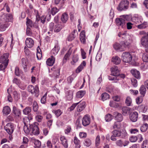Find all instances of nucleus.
Returning <instances> with one entry per match:
<instances>
[{
    "mask_svg": "<svg viewBox=\"0 0 148 148\" xmlns=\"http://www.w3.org/2000/svg\"><path fill=\"white\" fill-rule=\"evenodd\" d=\"M129 46V45H125L124 43L122 42L120 44L116 42L113 45V47L115 49L121 51H124L125 49L128 47Z\"/></svg>",
    "mask_w": 148,
    "mask_h": 148,
    "instance_id": "obj_4",
    "label": "nucleus"
},
{
    "mask_svg": "<svg viewBox=\"0 0 148 148\" xmlns=\"http://www.w3.org/2000/svg\"><path fill=\"white\" fill-rule=\"evenodd\" d=\"M64 26V25L61 23H56L54 27V31L55 32H59Z\"/></svg>",
    "mask_w": 148,
    "mask_h": 148,
    "instance_id": "obj_15",
    "label": "nucleus"
},
{
    "mask_svg": "<svg viewBox=\"0 0 148 148\" xmlns=\"http://www.w3.org/2000/svg\"><path fill=\"white\" fill-rule=\"evenodd\" d=\"M142 59L144 62H148V54L145 53H144L142 56Z\"/></svg>",
    "mask_w": 148,
    "mask_h": 148,
    "instance_id": "obj_48",
    "label": "nucleus"
},
{
    "mask_svg": "<svg viewBox=\"0 0 148 148\" xmlns=\"http://www.w3.org/2000/svg\"><path fill=\"white\" fill-rule=\"evenodd\" d=\"M85 103L84 102L79 103L77 107V111L78 112H80L82 111L85 108Z\"/></svg>",
    "mask_w": 148,
    "mask_h": 148,
    "instance_id": "obj_24",
    "label": "nucleus"
},
{
    "mask_svg": "<svg viewBox=\"0 0 148 148\" xmlns=\"http://www.w3.org/2000/svg\"><path fill=\"white\" fill-rule=\"evenodd\" d=\"M85 93V91L79 90L77 92L76 96L77 98H81L84 95Z\"/></svg>",
    "mask_w": 148,
    "mask_h": 148,
    "instance_id": "obj_36",
    "label": "nucleus"
},
{
    "mask_svg": "<svg viewBox=\"0 0 148 148\" xmlns=\"http://www.w3.org/2000/svg\"><path fill=\"white\" fill-rule=\"evenodd\" d=\"M26 23L27 27H35V23H33L32 21L28 17L27 18Z\"/></svg>",
    "mask_w": 148,
    "mask_h": 148,
    "instance_id": "obj_32",
    "label": "nucleus"
},
{
    "mask_svg": "<svg viewBox=\"0 0 148 148\" xmlns=\"http://www.w3.org/2000/svg\"><path fill=\"white\" fill-rule=\"evenodd\" d=\"M109 105L110 107L114 108H117L119 106V105L118 103L112 101H110Z\"/></svg>",
    "mask_w": 148,
    "mask_h": 148,
    "instance_id": "obj_44",
    "label": "nucleus"
},
{
    "mask_svg": "<svg viewBox=\"0 0 148 148\" xmlns=\"http://www.w3.org/2000/svg\"><path fill=\"white\" fill-rule=\"evenodd\" d=\"M141 44L145 48L148 47V36H145L143 37L141 40Z\"/></svg>",
    "mask_w": 148,
    "mask_h": 148,
    "instance_id": "obj_18",
    "label": "nucleus"
},
{
    "mask_svg": "<svg viewBox=\"0 0 148 148\" xmlns=\"http://www.w3.org/2000/svg\"><path fill=\"white\" fill-rule=\"evenodd\" d=\"M15 73L16 76H19L22 73L21 71H20L19 68L18 67H16L15 68Z\"/></svg>",
    "mask_w": 148,
    "mask_h": 148,
    "instance_id": "obj_54",
    "label": "nucleus"
},
{
    "mask_svg": "<svg viewBox=\"0 0 148 148\" xmlns=\"http://www.w3.org/2000/svg\"><path fill=\"white\" fill-rule=\"evenodd\" d=\"M112 135L110 137V139L112 141L116 140V137H119L120 138H124L127 135L125 132H121V131L114 130L112 132Z\"/></svg>",
    "mask_w": 148,
    "mask_h": 148,
    "instance_id": "obj_2",
    "label": "nucleus"
},
{
    "mask_svg": "<svg viewBox=\"0 0 148 148\" xmlns=\"http://www.w3.org/2000/svg\"><path fill=\"white\" fill-rule=\"evenodd\" d=\"M111 75L116 76L119 75V71L116 66H112L111 69Z\"/></svg>",
    "mask_w": 148,
    "mask_h": 148,
    "instance_id": "obj_14",
    "label": "nucleus"
},
{
    "mask_svg": "<svg viewBox=\"0 0 148 148\" xmlns=\"http://www.w3.org/2000/svg\"><path fill=\"white\" fill-rule=\"evenodd\" d=\"M138 140V137L137 136H132L129 139V140L131 142H135Z\"/></svg>",
    "mask_w": 148,
    "mask_h": 148,
    "instance_id": "obj_58",
    "label": "nucleus"
},
{
    "mask_svg": "<svg viewBox=\"0 0 148 148\" xmlns=\"http://www.w3.org/2000/svg\"><path fill=\"white\" fill-rule=\"evenodd\" d=\"M131 82L132 85L134 87H136L137 86V80L134 79L133 78L131 79Z\"/></svg>",
    "mask_w": 148,
    "mask_h": 148,
    "instance_id": "obj_63",
    "label": "nucleus"
},
{
    "mask_svg": "<svg viewBox=\"0 0 148 148\" xmlns=\"http://www.w3.org/2000/svg\"><path fill=\"white\" fill-rule=\"evenodd\" d=\"M71 130V127L70 125H68L64 130V132L66 134H69Z\"/></svg>",
    "mask_w": 148,
    "mask_h": 148,
    "instance_id": "obj_52",
    "label": "nucleus"
},
{
    "mask_svg": "<svg viewBox=\"0 0 148 148\" xmlns=\"http://www.w3.org/2000/svg\"><path fill=\"white\" fill-rule=\"evenodd\" d=\"M132 74L136 78L139 79L140 78V75L139 72L136 69H132L131 70Z\"/></svg>",
    "mask_w": 148,
    "mask_h": 148,
    "instance_id": "obj_21",
    "label": "nucleus"
},
{
    "mask_svg": "<svg viewBox=\"0 0 148 148\" xmlns=\"http://www.w3.org/2000/svg\"><path fill=\"white\" fill-rule=\"evenodd\" d=\"M36 120L39 122H40L42 121V120L43 118L42 116L38 115H37L35 117Z\"/></svg>",
    "mask_w": 148,
    "mask_h": 148,
    "instance_id": "obj_64",
    "label": "nucleus"
},
{
    "mask_svg": "<svg viewBox=\"0 0 148 148\" xmlns=\"http://www.w3.org/2000/svg\"><path fill=\"white\" fill-rule=\"evenodd\" d=\"M112 119V116L110 114H108L106 115L105 117V119L107 122H109L111 121Z\"/></svg>",
    "mask_w": 148,
    "mask_h": 148,
    "instance_id": "obj_53",
    "label": "nucleus"
},
{
    "mask_svg": "<svg viewBox=\"0 0 148 148\" xmlns=\"http://www.w3.org/2000/svg\"><path fill=\"white\" fill-rule=\"evenodd\" d=\"M10 108L8 106H6L3 108V112L4 114L8 115L10 113Z\"/></svg>",
    "mask_w": 148,
    "mask_h": 148,
    "instance_id": "obj_34",
    "label": "nucleus"
},
{
    "mask_svg": "<svg viewBox=\"0 0 148 148\" xmlns=\"http://www.w3.org/2000/svg\"><path fill=\"white\" fill-rule=\"evenodd\" d=\"M71 48H70L66 53L63 59V61L64 62H66L67 59L69 58L72 52Z\"/></svg>",
    "mask_w": 148,
    "mask_h": 148,
    "instance_id": "obj_31",
    "label": "nucleus"
},
{
    "mask_svg": "<svg viewBox=\"0 0 148 148\" xmlns=\"http://www.w3.org/2000/svg\"><path fill=\"white\" fill-rule=\"evenodd\" d=\"M60 48L57 44L55 45V47L51 51V53L52 54L56 55L60 50Z\"/></svg>",
    "mask_w": 148,
    "mask_h": 148,
    "instance_id": "obj_26",
    "label": "nucleus"
},
{
    "mask_svg": "<svg viewBox=\"0 0 148 148\" xmlns=\"http://www.w3.org/2000/svg\"><path fill=\"white\" fill-rule=\"evenodd\" d=\"M139 91L140 94L143 96V97H144L146 92V90L144 85H142L141 86Z\"/></svg>",
    "mask_w": 148,
    "mask_h": 148,
    "instance_id": "obj_38",
    "label": "nucleus"
},
{
    "mask_svg": "<svg viewBox=\"0 0 148 148\" xmlns=\"http://www.w3.org/2000/svg\"><path fill=\"white\" fill-rule=\"evenodd\" d=\"M100 143V137L99 135H97L95 139V145L96 147L98 146Z\"/></svg>",
    "mask_w": 148,
    "mask_h": 148,
    "instance_id": "obj_49",
    "label": "nucleus"
},
{
    "mask_svg": "<svg viewBox=\"0 0 148 148\" xmlns=\"http://www.w3.org/2000/svg\"><path fill=\"white\" fill-rule=\"evenodd\" d=\"M101 99L103 101H104L109 98V95L106 92L103 93L101 95Z\"/></svg>",
    "mask_w": 148,
    "mask_h": 148,
    "instance_id": "obj_43",
    "label": "nucleus"
},
{
    "mask_svg": "<svg viewBox=\"0 0 148 148\" xmlns=\"http://www.w3.org/2000/svg\"><path fill=\"white\" fill-rule=\"evenodd\" d=\"M120 123L119 122L116 121L115 122L113 126V129H119L120 128Z\"/></svg>",
    "mask_w": 148,
    "mask_h": 148,
    "instance_id": "obj_55",
    "label": "nucleus"
},
{
    "mask_svg": "<svg viewBox=\"0 0 148 148\" xmlns=\"http://www.w3.org/2000/svg\"><path fill=\"white\" fill-rule=\"evenodd\" d=\"M136 103L137 104H140L143 101V99L141 97H138L136 99Z\"/></svg>",
    "mask_w": 148,
    "mask_h": 148,
    "instance_id": "obj_59",
    "label": "nucleus"
},
{
    "mask_svg": "<svg viewBox=\"0 0 148 148\" xmlns=\"http://www.w3.org/2000/svg\"><path fill=\"white\" fill-rule=\"evenodd\" d=\"M25 44L27 47L31 48L34 45V42L32 38H27L25 40Z\"/></svg>",
    "mask_w": 148,
    "mask_h": 148,
    "instance_id": "obj_17",
    "label": "nucleus"
},
{
    "mask_svg": "<svg viewBox=\"0 0 148 148\" xmlns=\"http://www.w3.org/2000/svg\"><path fill=\"white\" fill-rule=\"evenodd\" d=\"M36 57L38 60L41 59L42 57L41 51L39 47L37 48Z\"/></svg>",
    "mask_w": 148,
    "mask_h": 148,
    "instance_id": "obj_39",
    "label": "nucleus"
},
{
    "mask_svg": "<svg viewBox=\"0 0 148 148\" xmlns=\"http://www.w3.org/2000/svg\"><path fill=\"white\" fill-rule=\"evenodd\" d=\"M53 112L55 114L57 117L59 116L62 113V112L60 109L54 110L53 111Z\"/></svg>",
    "mask_w": 148,
    "mask_h": 148,
    "instance_id": "obj_46",
    "label": "nucleus"
},
{
    "mask_svg": "<svg viewBox=\"0 0 148 148\" xmlns=\"http://www.w3.org/2000/svg\"><path fill=\"white\" fill-rule=\"evenodd\" d=\"M138 114L136 112H131L129 114V118L131 121L133 122H136L138 119Z\"/></svg>",
    "mask_w": 148,
    "mask_h": 148,
    "instance_id": "obj_11",
    "label": "nucleus"
},
{
    "mask_svg": "<svg viewBox=\"0 0 148 148\" xmlns=\"http://www.w3.org/2000/svg\"><path fill=\"white\" fill-rule=\"evenodd\" d=\"M47 93H45L41 98L40 100L42 104H45L46 102Z\"/></svg>",
    "mask_w": 148,
    "mask_h": 148,
    "instance_id": "obj_60",
    "label": "nucleus"
},
{
    "mask_svg": "<svg viewBox=\"0 0 148 148\" xmlns=\"http://www.w3.org/2000/svg\"><path fill=\"white\" fill-rule=\"evenodd\" d=\"M59 11V9L56 8H53L51 9V13L53 16L55 15L57 12Z\"/></svg>",
    "mask_w": 148,
    "mask_h": 148,
    "instance_id": "obj_50",
    "label": "nucleus"
},
{
    "mask_svg": "<svg viewBox=\"0 0 148 148\" xmlns=\"http://www.w3.org/2000/svg\"><path fill=\"white\" fill-rule=\"evenodd\" d=\"M128 17V16H125V19H123L121 18H116V25L120 27L123 28L125 26V21L127 20V18Z\"/></svg>",
    "mask_w": 148,
    "mask_h": 148,
    "instance_id": "obj_8",
    "label": "nucleus"
},
{
    "mask_svg": "<svg viewBox=\"0 0 148 148\" xmlns=\"http://www.w3.org/2000/svg\"><path fill=\"white\" fill-rule=\"evenodd\" d=\"M68 19V16L66 13H63L61 18V20L62 22L64 23H65Z\"/></svg>",
    "mask_w": 148,
    "mask_h": 148,
    "instance_id": "obj_33",
    "label": "nucleus"
},
{
    "mask_svg": "<svg viewBox=\"0 0 148 148\" xmlns=\"http://www.w3.org/2000/svg\"><path fill=\"white\" fill-rule=\"evenodd\" d=\"M118 35L119 37L125 40V41H122L125 45L129 46L132 42V36L129 35L126 31L120 32L118 33Z\"/></svg>",
    "mask_w": 148,
    "mask_h": 148,
    "instance_id": "obj_1",
    "label": "nucleus"
},
{
    "mask_svg": "<svg viewBox=\"0 0 148 148\" xmlns=\"http://www.w3.org/2000/svg\"><path fill=\"white\" fill-rule=\"evenodd\" d=\"M130 108L127 107H123L122 108V113L124 116L128 115L130 112Z\"/></svg>",
    "mask_w": 148,
    "mask_h": 148,
    "instance_id": "obj_30",
    "label": "nucleus"
},
{
    "mask_svg": "<svg viewBox=\"0 0 148 148\" xmlns=\"http://www.w3.org/2000/svg\"><path fill=\"white\" fill-rule=\"evenodd\" d=\"M91 144V141L89 138H86L84 140V145L87 147H89Z\"/></svg>",
    "mask_w": 148,
    "mask_h": 148,
    "instance_id": "obj_41",
    "label": "nucleus"
},
{
    "mask_svg": "<svg viewBox=\"0 0 148 148\" xmlns=\"http://www.w3.org/2000/svg\"><path fill=\"white\" fill-rule=\"evenodd\" d=\"M55 69L54 67H53L52 69H53L54 71L53 73L54 76L57 78L60 75V68L59 67H58L55 70H54V69Z\"/></svg>",
    "mask_w": 148,
    "mask_h": 148,
    "instance_id": "obj_35",
    "label": "nucleus"
},
{
    "mask_svg": "<svg viewBox=\"0 0 148 148\" xmlns=\"http://www.w3.org/2000/svg\"><path fill=\"white\" fill-rule=\"evenodd\" d=\"M122 60L125 62H130L132 59V56L131 54L127 52H124L122 55Z\"/></svg>",
    "mask_w": 148,
    "mask_h": 148,
    "instance_id": "obj_7",
    "label": "nucleus"
},
{
    "mask_svg": "<svg viewBox=\"0 0 148 148\" xmlns=\"http://www.w3.org/2000/svg\"><path fill=\"white\" fill-rule=\"evenodd\" d=\"M23 130L25 134H29V132H31L30 128V127L29 130L28 129V126L27 125H25Z\"/></svg>",
    "mask_w": 148,
    "mask_h": 148,
    "instance_id": "obj_57",
    "label": "nucleus"
},
{
    "mask_svg": "<svg viewBox=\"0 0 148 148\" xmlns=\"http://www.w3.org/2000/svg\"><path fill=\"white\" fill-rule=\"evenodd\" d=\"M90 122V118L88 115H85L82 119V124L84 126L89 125Z\"/></svg>",
    "mask_w": 148,
    "mask_h": 148,
    "instance_id": "obj_13",
    "label": "nucleus"
},
{
    "mask_svg": "<svg viewBox=\"0 0 148 148\" xmlns=\"http://www.w3.org/2000/svg\"><path fill=\"white\" fill-rule=\"evenodd\" d=\"M132 100L131 98L129 97H127L125 103L126 105L127 106H131L132 103Z\"/></svg>",
    "mask_w": 148,
    "mask_h": 148,
    "instance_id": "obj_47",
    "label": "nucleus"
},
{
    "mask_svg": "<svg viewBox=\"0 0 148 148\" xmlns=\"http://www.w3.org/2000/svg\"><path fill=\"white\" fill-rule=\"evenodd\" d=\"M111 61L114 64H118L121 62L120 58L117 56H113L112 58Z\"/></svg>",
    "mask_w": 148,
    "mask_h": 148,
    "instance_id": "obj_23",
    "label": "nucleus"
},
{
    "mask_svg": "<svg viewBox=\"0 0 148 148\" xmlns=\"http://www.w3.org/2000/svg\"><path fill=\"white\" fill-rule=\"evenodd\" d=\"M148 128V125L147 123L143 124L140 127V130L141 132H146Z\"/></svg>",
    "mask_w": 148,
    "mask_h": 148,
    "instance_id": "obj_42",
    "label": "nucleus"
},
{
    "mask_svg": "<svg viewBox=\"0 0 148 148\" xmlns=\"http://www.w3.org/2000/svg\"><path fill=\"white\" fill-rule=\"evenodd\" d=\"M0 64V71H3L7 67L8 64L7 63H1Z\"/></svg>",
    "mask_w": 148,
    "mask_h": 148,
    "instance_id": "obj_45",
    "label": "nucleus"
},
{
    "mask_svg": "<svg viewBox=\"0 0 148 148\" xmlns=\"http://www.w3.org/2000/svg\"><path fill=\"white\" fill-rule=\"evenodd\" d=\"M60 140L61 144L64 148H68V141L66 137L64 136H61L60 137Z\"/></svg>",
    "mask_w": 148,
    "mask_h": 148,
    "instance_id": "obj_16",
    "label": "nucleus"
},
{
    "mask_svg": "<svg viewBox=\"0 0 148 148\" xmlns=\"http://www.w3.org/2000/svg\"><path fill=\"white\" fill-rule=\"evenodd\" d=\"M55 61V58L53 56L47 59L46 62L47 64L49 66H51L54 64Z\"/></svg>",
    "mask_w": 148,
    "mask_h": 148,
    "instance_id": "obj_19",
    "label": "nucleus"
},
{
    "mask_svg": "<svg viewBox=\"0 0 148 148\" xmlns=\"http://www.w3.org/2000/svg\"><path fill=\"white\" fill-rule=\"evenodd\" d=\"M32 33L30 27H27L26 29V34L27 36H31Z\"/></svg>",
    "mask_w": 148,
    "mask_h": 148,
    "instance_id": "obj_61",
    "label": "nucleus"
},
{
    "mask_svg": "<svg viewBox=\"0 0 148 148\" xmlns=\"http://www.w3.org/2000/svg\"><path fill=\"white\" fill-rule=\"evenodd\" d=\"M12 112L16 117H20L21 114V111L15 106L13 107Z\"/></svg>",
    "mask_w": 148,
    "mask_h": 148,
    "instance_id": "obj_20",
    "label": "nucleus"
},
{
    "mask_svg": "<svg viewBox=\"0 0 148 148\" xmlns=\"http://www.w3.org/2000/svg\"><path fill=\"white\" fill-rule=\"evenodd\" d=\"M28 91L30 92L32 94H34L36 97H37L38 95L39 92L38 86L36 85L34 87L32 85H29L27 87Z\"/></svg>",
    "mask_w": 148,
    "mask_h": 148,
    "instance_id": "obj_5",
    "label": "nucleus"
},
{
    "mask_svg": "<svg viewBox=\"0 0 148 148\" xmlns=\"http://www.w3.org/2000/svg\"><path fill=\"white\" fill-rule=\"evenodd\" d=\"M21 65L22 66L25 72L27 71V60L24 58H22L21 60Z\"/></svg>",
    "mask_w": 148,
    "mask_h": 148,
    "instance_id": "obj_22",
    "label": "nucleus"
},
{
    "mask_svg": "<svg viewBox=\"0 0 148 148\" xmlns=\"http://www.w3.org/2000/svg\"><path fill=\"white\" fill-rule=\"evenodd\" d=\"M114 114L116 115L115 116V118L117 121L120 122L123 120V117L122 115L117 112H115L114 113Z\"/></svg>",
    "mask_w": 148,
    "mask_h": 148,
    "instance_id": "obj_28",
    "label": "nucleus"
},
{
    "mask_svg": "<svg viewBox=\"0 0 148 148\" xmlns=\"http://www.w3.org/2000/svg\"><path fill=\"white\" fill-rule=\"evenodd\" d=\"M14 129V124L11 123H8L4 127L5 130L10 135L13 133Z\"/></svg>",
    "mask_w": 148,
    "mask_h": 148,
    "instance_id": "obj_9",
    "label": "nucleus"
},
{
    "mask_svg": "<svg viewBox=\"0 0 148 148\" xmlns=\"http://www.w3.org/2000/svg\"><path fill=\"white\" fill-rule=\"evenodd\" d=\"M38 123L36 122L34 123L33 124L29 125L31 132L34 135L39 134L40 132L38 126Z\"/></svg>",
    "mask_w": 148,
    "mask_h": 148,
    "instance_id": "obj_6",
    "label": "nucleus"
},
{
    "mask_svg": "<svg viewBox=\"0 0 148 148\" xmlns=\"http://www.w3.org/2000/svg\"><path fill=\"white\" fill-rule=\"evenodd\" d=\"M79 136L80 138H84L87 136V134L86 132H80L79 133Z\"/></svg>",
    "mask_w": 148,
    "mask_h": 148,
    "instance_id": "obj_62",
    "label": "nucleus"
},
{
    "mask_svg": "<svg viewBox=\"0 0 148 148\" xmlns=\"http://www.w3.org/2000/svg\"><path fill=\"white\" fill-rule=\"evenodd\" d=\"M141 23L140 24L137 26V27L139 29H143L147 27H148V24L147 22L145 21L143 23H142L141 21H140Z\"/></svg>",
    "mask_w": 148,
    "mask_h": 148,
    "instance_id": "obj_29",
    "label": "nucleus"
},
{
    "mask_svg": "<svg viewBox=\"0 0 148 148\" xmlns=\"http://www.w3.org/2000/svg\"><path fill=\"white\" fill-rule=\"evenodd\" d=\"M60 48L57 44L55 45V47L51 51V53L52 54L56 55L60 50Z\"/></svg>",
    "mask_w": 148,
    "mask_h": 148,
    "instance_id": "obj_25",
    "label": "nucleus"
},
{
    "mask_svg": "<svg viewBox=\"0 0 148 148\" xmlns=\"http://www.w3.org/2000/svg\"><path fill=\"white\" fill-rule=\"evenodd\" d=\"M129 1L127 0H122L117 9L119 11H125L128 8Z\"/></svg>",
    "mask_w": 148,
    "mask_h": 148,
    "instance_id": "obj_3",
    "label": "nucleus"
},
{
    "mask_svg": "<svg viewBox=\"0 0 148 148\" xmlns=\"http://www.w3.org/2000/svg\"><path fill=\"white\" fill-rule=\"evenodd\" d=\"M9 54L8 53H6L3 54L0 57V63H8Z\"/></svg>",
    "mask_w": 148,
    "mask_h": 148,
    "instance_id": "obj_10",
    "label": "nucleus"
},
{
    "mask_svg": "<svg viewBox=\"0 0 148 148\" xmlns=\"http://www.w3.org/2000/svg\"><path fill=\"white\" fill-rule=\"evenodd\" d=\"M32 111V108L29 106L26 107L23 111V114L25 115L29 114Z\"/></svg>",
    "mask_w": 148,
    "mask_h": 148,
    "instance_id": "obj_37",
    "label": "nucleus"
},
{
    "mask_svg": "<svg viewBox=\"0 0 148 148\" xmlns=\"http://www.w3.org/2000/svg\"><path fill=\"white\" fill-rule=\"evenodd\" d=\"M73 142L76 145V148H79L80 147V140L76 136L74 137Z\"/></svg>",
    "mask_w": 148,
    "mask_h": 148,
    "instance_id": "obj_40",
    "label": "nucleus"
},
{
    "mask_svg": "<svg viewBox=\"0 0 148 148\" xmlns=\"http://www.w3.org/2000/svg\"><path fill=\"white\" fill-rule=\"evenodd\" d=\"M8 27V25L7 24H5L2 25L0 27V30L1 31H4L5 30L6 28Z\"/></svg>",
    "mask_w": 148,
    "mask_h": 148,
    "instance_id": "obj_56",
    "label": "nucleus"
},
{
    "mask_svg": "<svg viewBox=\"0 0 148 148\" xmlns=\"http://www.w3.org/2000/svg\"><path fill=\"white\" fill-rule=\"evenodd\" d=\"M33 107V110L35 112H36L38 110V107L37 103L36 101H34Z\"/></svg>",
    "mask_w": 148,
    "mask_h": 148,
    "instance_id": "obj_51",
    "label": "nucleus"
},
{
    "mask_svg": "<svg viewBox=\"0 0 148 148\" xmlns=\"http://www.w3.org/2000/svg\"><path fill=\"white\" fill-rule=\"evenodd\" d=\"M86 65V62L84 61H83L80 65L77 67L76 71L77 73H79L83 69V68Z\"/></svg>",
    "mask_w": 148,
    "mask_h": 148,
    "instance_id": "obj_27",
    "label": "nucleus"
},
{
    "mask_svg": "<svg viewBox=\"0 0 148 148\" xmlns=\"http://www.w3.org/2000/svg\"><path fill=\"white\" fill-rule=\"evenodd\" d=\"M129 142L127 140L123 141L121 140L120 139L117 140L116 142V144L117 146L120 147H122L123 146L125 147L127 146L129 144Z\"/></svg>",
    "mask_w": 148,
    "mask_h": 148,
    "instance_id": "obj_12",
    "label": "nucleus"
}]
</instances>
